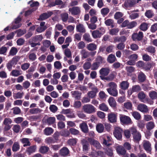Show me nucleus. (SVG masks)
Segmentation results:
<instances>
[{
  "label": "nucleus",
  "instance_id": "nucleus-1",
  "mask_svg": "<svg viewBox=\"0 0 157 157\" xmlns=\"http://www.w3.org/2000/svg\"><path fill=\"white\" fill-rule=\"evenodd\" d=\"M109 88L107 89V90L109 94L114 97H116L118 95V92L117 88V85L114 82H112L108 85Z\"/></svg>",
  "mask_w": 157,
  "mask_h": 157
},
{
  "label": "nucleus",
  "instance_id": "nucleus-2",
  "mask_svg": "<svg viewBox=\"0 0 157 157\" xmlns=\"http://www.w3.org/2000/svg\"><path fill=\"white\" fill-rule=\"evenodd\" d=\"M84 112L88 114H91L95 112L96 108L91 104H86L82 106Z\"/></svg>",
  "mask_w": 157,
  "mask_h": 157
},
{
  "label": "nucleus",
  "instance_id": "nucleus-3",
  "mask_svg": "<svg viewBox=\"0 0 157 157\" xmlns=\"http://www.w3.org/2000/svg\"><path fill=\"white\" fill-rule=\"evenodd\" d=\"M21 20L22 18L20 15L16 18L12 23V29H15L20 28L22 25L20 23Z\"/></svg>",
  "mask_w": 157,
  "mask_h": 157
},
{
  "label": "nucleus",
  "instance_id": "nucleus-4",
  "mask_svg": "<svg viewBox=\"0 0 157 157\" xmlns=\"http://www.w3.org/2000/svg\"><path fill=\"white\" fill-rule=\"evenodd\" d=\"M123 130L119 127H116L115 128L113 132L114 136L118 140H121L122 138V133Z\"/></svg>",
  "mask_w": 157,
  "mask_h": 157
},
{
  "label": "nucleus",
  "instance_id": "nucleus-5",
  "mask_svg": "<svg viewBox=\"0 0 157 157\" xmlns=\"http://www.w3.org/2000/svg\"><path fill=\"white\" fill-rule=\"evenodd\" d=\"M100 75V77L102 80L104 79L102 78H105V76H108L110 72V69L109 67L102 68L99 71Z\"/></svg>",
  "mask_w": 157,
  "mask_h": 157
},
{
  "label": "nucleus",
  "instance_id": "nucleus-6",
  "mask_svg": "<svg viewBox=\"0 0 157 157\" xmlns=\"http://www.w3.org/2000/svg\"><path fill=\"white\" fill-rule=\"evenodd\" d=\"M120 119L121 122L124 124H129L132 122L130 117L124 115H120Z\"/></svg>",
  "mask_w": 157,
  "mask_h": 157
},
{
  "label": "nucleus",
  "instance_id": "nucleus-7",
  "mask_svg": "<svg viewBox=\"0 0 157 157\" xmlns=\"http://www.w3.org/2000/svg\"><path fill=\"white\" fill-rule=\"evenodd\" d=\"M100 29H102L101 32L97 30H94L92 32V35L94 38H100L105 33V31L104 29L102 28H100Z\"/></svg>",
  "mask_w": 157,
  "mask_h": 157
},
{
  "label": "nucleus",
  "instance_id": "nucleus-8",
  "mask_svg": "<svg viewBox=\"0 0 157 157\" xmlns=\"http://www.w3.org/2000/svg\"><path fill=\"white\" fill-rule=\"evenodd\" d=\"M117 114L111 112L108 115V119L109 122L111 123H115L117 121Z\"/></svg>",
  "mask_w": 157,
  "mask_h": 157
},
{
  "label": "nucleus",
  "instance_id": "nucleus-9",
  "mask_svg": "<svg viewBox=\"0 0 157 157\" xmlns=\"http://www.w3.org/2000/svg\"><path fill=\"white\" fill-rule=\"evenodd\" d=\"M53 13L51 11L43 13L40 15L38 20L39 21L45 20L50 17L53 14Z\"/></svg>",
  "mask_w": 157,
  "mask_h": 157
},
{
  "label": "nucleus",
  "instance_id": "nucleus-10",
  "mask_svg": "<svg viewBox=\"0 0 157 157\" xmlns=\"http://www.w3.org/2000/svg\"><path fill=\"white\" fill-rule=\"evenodd\" d=\"M70 151L66 147H63L60 150L59 154L62 156L65 157L70 155Z\"/></svg>",
  "mask_w": 157,
  "mask_h": 157
},
{
  "label": "nucleus",
  "instance_id": "nucleus-11",
  "mask_svg": "<svg viewBox=\"0 0 157 157\" xmlns=\"http://www.w3.org/2000/svg\"><path fill=\"white\" fill-rule=\"evenodd\" d=\"M144 149L148 153H150L151 150V144L148 141L144 140L143 143Z\"/></svg>",
  "mask_w": 157,
  "mask_h": 157
},
{
  "label": "nucleus",
  "instance_id": "nucleus-12",
  "mask_svg": "<svg viewBox=\"0 0 157 157\" xmlns=\"http://www.w3.org/2000/svg\"><path fill=\"white\" fill-rule=\"evenodd\" d=\"M88 140L90 144L96 148L99 149L101 146L97 140L91 138H88Z\"/></svg>",
  "mask_w": 157,
  "mask_h": 157
},
{
  "label": "nucleus",
  "instance_id": "nucleus-13",
  "mask_svg": "<svg viewBox=\"0 0 157 157\" xmlns=\"http://www.w3.org/2000/svg\"><path fill=\"white\" fill-rule=\"evenodd\" d=\"M137 108L139 110L144 113H147L148 111L147 107L146 105L143 104L139 105L137 106Z\"/></svg>",
  "mask_w": 157,
  "mask_h": 157
},
{
  "label": "nucleus",
  "instance_id": "nucleus-14",
  "mask_svg": "<svg viewBox=\"0 0 157 157\" xmlns=\"http://www.w3.org/2000/svg\"><path fill=\"white\" fill-rule=\"evenodd\" d=\"M69 11L71 12L73 15H77L80 12L79 7L77 6L73 7L72 8H70Z\"/></svg>",
  "mask_w": 157,
  "mask_h": 157
},
{
  "label": "nucleus",
  "instance_id": "nucleus-15",
  "mask_svg": "<svg viewBox=\"0 0 157 157\" xmlns=\"http://www.w3.org/2000/svg\"><path fill=\"white\" fill-rule=\"evenodd\" d=\"M129 86V83L127 81H123L120 84V87L122 90H125L128 89Z\"/></svg>",
  "mask_w": 157,
  "mask_h": 157
},
{
  "label": "nucleus",
  "instance_id": "nucleus-16",
  "mask_svg": "<svg viewBox=\"0 0 157 157\" xmlns=\"http://www.w3.org/2000/svg\"><path fill=\"white\" fill-rule=\"evenodd\" d=\"M114 42L124 43L126 40V37L124 36H116L114 38Z\"/></svg>",
  "mask_w": 157,
  "mask_h": 157
},
{
  "label": "nucleus",
  "instance_id": "nucleus-17",
  "mask_svg": "<svg viewBox=\"0 0 157 157\" xmlns=\"http://www.w3.org/2000/svg\"><path fill=\"white\" fill-rule=\"evenodd\" d=\"M76 31L80 33H85L86 30L83 25L82 24L79 23L76 26Z\"/></svg>",
  "mask_w": 157,
  "mask_h": 157
},
{
  "label": "nucleus",
  "instance_id": "nucleus-18",
  "mask_svg": "<svg viewBox=\"0 0 157 157\" xmlns=\"http://www.w3.org/2000/svg\"><path fill=\"white\" fill-rule=\"evenodd\" d=\"M55 121V118L54 117H49L44 120V122L48 125L53 124Z\"/></svg>",
  "mask_w": 157,
  "mask_h": 157
},
{
  "label": "nucleus",
  "instance_id": "nucleus-19",
  "mask_svg": "<svg viewBox=\"0 0 157 157\" xmlns=\"http://www.w3.org/2000/svg\"><path fill=\"white\" fill-rule=\"evenodd\" d=\"M108 103L112 108L113 109L116 108V102L114 98L113 97H110L108 100Z\"/></svg>",
  "mask_w": 157,
  "mask_h": 157
},
{
  "label": "nucleus",
  "instance_id": "nucleus-20",
  "mask_svg": "<svg viewBox=\"0 0 157 157\" xmlns=\"http://www.w3.org/2000/svg\"><path fill=\"white\" fill-rule=\"evenodd\" d=\"M111 142L112 138L109 136H107L106 139L105 138L103 139V144L104 145L109 147L110 145H111Z\"/></svg>",
  "mask_w": 157,
  "mask_h": 157
},
{
  "label": "nucleus",
  "instance_id": "nucleus-21",
  "mask_svg": "<svg viewBox=\"0 0 157 157\" xmlns=\"http://www.w3.org/2000/svg\"><path fill=\"white\" fill-rule=\"evenodd\" d=\"M80 127L82 131L84 133H87L88 132V128L87 124L85 123H82L80 124Z\"/></svg>",
  "mask_w": 157,
  "mask_h": 157
},
{
  "label": "nucleus",
  "instance_id": "nucleus-22",
  "mask_svg": "<svg viewBox=\"0 0 157 157\" xmlns=\"http://www.w3.org/2000/svg\"><path fill=\"white\" fill-rule=\"evenodd\" d=\"M155 63L153 62H152L151 63L149 62L147 63H145L143 69L145 71H148L150 70L152 66H155Z\"/></svg>",
  "mask_w": 157,
  "mask_h": 157
},
{
  "label": "nucleus",
  "instance_id": "nucleus-23",
  "mask_svg": "<svg viewBox=\"0 0 157 157\" xmlns=\"http://www.w3.org/2000/svg\"><path fill=\"white\" fill-rule=\"evenodd\" d=\"M149 24L146 22H142L139 27V28L143 31H146L148 29Z\"/></svg>",
  "mask_w": 157,
  "mask_h": 157
},
{
  "label": "nucleus",
  "instance_id": "nucleus-24",
  "mask_svg": "<svg viewBox=\"0 0 157 157\" xmlns=\"http://www.w3.org/2000/svg\"><path fill=\"white\" fill-rule=\"evenodd\" d=\"M139 81L140 82H144L146 79V76L144 73L142 71H140L138 76Z\"/></svg>",
  "mask_w": 157,
  "mask_h": 157
},
{
  "label": "nucleus",
  "instance_id": "nucleus-25",
  "mask_svg": "<svg viewBox=\"0 0 157 157\" xmlns=\"http://www.w3.org/2000/svg\"><path fill=\"white\" fill-rule=\"evenodd\" d=\"M107 61L109 63H112L117 61V59L114 55L110 54L108 56Z\"/></svg>",
  "mask_w": 157,
  "mask_h": 157
},
{
  "label": "nucleus",
  "instance_id": "nucleus-26",
  "mask_svg": "<svg viewBox=\"0 0 157 157\" xmlns=\"http://www.w3.org/2000/svg\"><path fill=\"white\" fill-rule=\"evenodd\" d=\"M116 151L117 153L121 155H124L126 153V151L123 147L118 146L116 149Z\"/></svg>",
  "mask_w": 157,
  "mask_h": 157
},
{
  "label": "nucleus",
  "instance_id": "nucleus-27",
  "mask_svg": "<svg viewBox=\"0 0 157 157\" xmlns=\"http://www.w3.org/2000/svg\"><path fill=\"white\" fill-rule=\"evenodd\" d=\"M42 111V110L39 108H33L30 109L29 112L31 114H36L40 113Z\"/></svg>",
  "mask_w": 157,
  "mask_h": 157
},
{
  "label": "nucleus",
  "instance_id": "nucleus-28",
  "mask_svg": "<svg viewBox=\"0 0 157 157\" xmlns=\"http://www.w3.org/2000/svg\"><path fill=\"white\" fill-rule=\"evenodd\" d=\"M43 37L42 35H36L32 38V42H37L41 41L43 39Z\"/></svg>",
  "mask_w": 157,
  "mask_h": 157
},
{
  "label": "nucleus",
  "instance_id": "nucleus-29",
  "mask_svg": "<svg viewBox=\"0 0 157 157\" xmlns=\"http://www.w3.org/2000/svg\"><path fill=\"white\" fill-rule=\"evenodd\" d=\"M86 48L90 51H93L97 49V46L94 43H91L87 45Z\"/></svg>",
  "mask_w": 157,
  "mask_h": 157
},
{
  "label": "nucleus",
  "instance_id": "nucleus-30",
  "mask_svg": "<svg viewBox=\"0 0 157 157\" xmlns=\"http://www.w3.org/2000/svg\"><path fill=\"white\" fill-rule=\"evenodd\" d=\"M136 4V2L134 0H128L124 3V5L127 8H130L133 7Z\"/></svg>",
  "mask_w": 157,
  "mask_h": 157
},
{
  "label": "nucleus",
  "instance_id": "nucleus-31",
  "mask_svg": "<svg viewBox=\"0 0 157 157\" xmlns=\"http://www.w3.org/2000/svg\"><path fill=\"white\" fill-rule=\"evenodd\" d=\"M83 39L87 42H90L92 41V40L90 34L88 33H85L83 35Z\"/></svg>",
  "mask_w": 157,
  "mask_h": 157
},
{
  "label": "nucleus",
  "instance_id": "nucleus-32",
  "mask_svg": "<svg viewBox=\"0 0 157 157\" xmlns=\"http://www.w3.org/2000/svg\"><path fill=\"white\" fill-rule=\"evenodd\" d=\"M149 96L152 100H154L157 99V92L155 91L152 90L149 92Z\"/></svg>",
  "mask_w": 157,
  "mask_h": 157
},
{
  "label": "nucleus",
  "instance_id": "nucleus-33",
  "mask_svg": "<svg viewBox=\"0 0 157 157\" xmlns=\"http://www.w3.org/2000/svg\"><path fill=\"white\" fill-rule=\"evenodd\" d=\"M20 140L22 144H24L23 145V147H24L29 146L31 145L29 139L28 138H23L21 139Z\"/></svg>",
  "mask_w": 157,
  "mask_h": 157
},
{
  "label": "nucleus",
  "instance_id": "nucleus-34",
  "mask_svg": "<svg viewBox=\"0 0 157 157\" xmlns=\"http://www.w3.org/2000/svg\"><path fill=\"white\" fill-rule=\"evenodd\" d=\"M145 16L148 18L152 17L154 16L153 12L151 10H147L145 13Z\"/></svg>",
  "mask_w": 157,
  "mask_h": 157
},
{
  "label": "nucleus",
  "instance_id": "nucleus-35",
  "mask_svg": "<svg viewBox=\"0 0 157 157\" xmlns=\"http://www.w3.org/2000/svg\"><path fill=\"white\" fill-rule=\"evenodd\" d=\"M105 23L106 25L107 26H110L112 28H113L114 27V21L112 19H109L105 20Z\"/></svg>",
  "mask_w": 157,
  "mask_h": 157
},
{
  "label": "nucleus",
  "instance_id": "nucleus-36",
  "mask_svg": "<svg viewBox=\"0 0 157 157\" xmlns=\"http://www.w3.org/2000/svg\"><path fill=\"white\" fill-rule=\"evenodd\" d=\"M36 149V147L35 145L31 146L27 149V152L29 155L35 152Z\"/></svg>",
  "mask_w": 157,
  "mask_h": 157
},
{
  "label": "nucleus",
  "instance_id": "nucleus-37",
  "mask_svg": "<svg viewBox=\"0 0 157 157\" xmlns=\"http://www.w3.org/2000/svg\"><path fill=\"white\" fill-rule=\"evenodd\" d=\"M141 90L140 86L139 85H135L132 86V90L130 92V95L134 92H138Z\"/></svg>",
  "mask_w": 157,
  "mask_h": 157
},
{
  "label": "nucleus",
  "instance_id": "nucleus-38",
  "mask_svg": "<svg viewBox=\"0 0 157 157\" xmlns=\"http://www.w3.org/2000/svg\"><path fill=\"white\" fill-rule=\"evenodd\" d=\"M20 148V146L18 142H15L14 143L12 147V150L13 152L17 151Z\"/></svg>",
  "mask_w": 157,
  "mask_h": 157
},
{
  "label": "nucleus",
  "instance_id": "nucleus-39",
  "mask_svg": "<svg viewBox=\"0 0 157 157\" xmlns=\"http://www.w3.org/2000/svg\"><path fill=\"white\" fill-rule=\"evenodd\" d=\"M49 150V148L46 146H42L39 149V151L42 154H45Z\"/></svg>",
  "mask_w": 157,
  "mask_h": 157
},
{
  "label": "nucleus",
  "instance_id": "nucleus-40",
  "mask_svg": "<svg viewBox=\"0 0 157 157\" xmlns=\"http://www.w3.org/2000/svg\"><path fill=\"white\" fill-rule=\"evenodd\" d=\"M96 129L98 132L101 133L103 132L104 126L103 124L99 123L96 125Z\"/></svg>",
  "mask_w": 157,
  "mask_h": 157
},
{
  "label": "nucleus",
  "instance_id": "nucleus-41",
  "mask_svg": "<svg viewBox=\"0 0 157 157\" xmlns=\"http://www.w3.org/2000/svg\"><path fill=\"white\" fill-rule=\"evenodd\" d=\"M133 140L136 142H138L141 139V135L140 133H137L136 134L133 136Z\"/></svg>",
  "mask_w": 157,
  "mask_h": 157
},
{
  "label": "nucleus",
  "instance_id": "nucleus-42",
  "mask_svg": "<svg viewBox=\"0 0 157 157\" xmlns=\"http://www.w3.org/2000/svg\"><path fill=\"white\" fill-rule=\"evenodd\" d=\"M77 139L76 138L69 139L67 141V143L70 146H74L77 143Z\"/></svg>",
  "mask_w": 157,
  "mask_h": 157
},
{
  "label": "nucleus",
  "instance_id": "nucleus-43",
  "mask_svg": "<svg viewBox=\"0 0 157 157\" xmlns=\"http://www.w3.org/2000/svg\"><path fill=\"white\" fill-rule=\"evenodd\" d=\"M99 108L100 110L104 111H107L109 109L107 106L104 103H102L100 104Z\"/></svg>",
  "mask_w": 157,
  "mask_h": 157
},
{
  "label": "nucleus",
  "instance_id": "nucleus-44",
  "mask_svg": "<svg viewBox=\"0 0 157 157\" xmlns=\"http://www.w3.org/2000/svg\"><path fill=\"white\" fill-rule=\"evenodd\" d=\"M155 124L153 122L150 121L148 122L146 125V127L147 130H150L155 127Z\"/></svg>",
  "mask_w": 157,
  "mask_h": 157
},
{
  "label": "nucleus",
  "instance_id": "nucleus-45",
  "mask_svg": "<svg viewBox=\"0 0 157 157\" xmlns=\"http://www.w3.org/2000/svg\"><path fill=\"white\" fill-rule=\"evenodd\" d=\"M45 142L46 143L48 144H50L56 142V140H54V138L52 137L47 138L45 140Z\"/></svg>",
  "mask_w": 157,
  "mask_h": 157
},
{
  "label": "nucleus",
  "instance_id": "nucleus-46",
  "mask_svg": "<svg viewBox=\"0 0 157 157\" xmlns=\"http://www.w3.org/2000/svg\"><path fill=\"white\" fill-rule=\"evenodd\" d=\"M109 12V10L107 8H104L101 10V12L103 17L106 16Z\"/></svg>",
  "mask_w": 157,
  "mask_h": 157
},
{
  "label": "nucleus",
  "instance_id": "nucleus-47",
  "mask_svg": "<svg viewBox=\"0 0 157 157\" xmlns=\"http://www.w3.org/2000/svg\"><path fill=\"white\" fill-rule=\"evenodd\" d=\"M119 31L118 28H113L109 30V33L112 35H116Z\"/></svg>",
  "mask_w": 157,
  "mask_h": 157
},
{
  "label": "nucleus",
  "instance_id": "nucleus-48",
  "mask_svg": "<svg viewBox=\"0 0 157 157\" xmlns=\"http://www.w3.org/2000/svg\"><path fill=\"white\" fill-rule=\"evenodd\" d=\"M132 115L134 118L136 120H139L141 117L140 114L137 111H134L132 113Z\"/></svg>",
  "mask_w": 157,
  "mask_h": 157
},
{
  "label": "nucleus",
  "instance_id": "nucleus-49",
  "mask_svg": "<svg viewBox=\"0 0 157 157\" xmlns=\"http://www.w3.org/2000/svg\"><path fill=\"white\" fill-rule=\"evenodd\" d=\"M61 17L63 21L66 22L68 18V14L67 13H64L61 14Z\"/></svg>",
  "mask_w": 157,
  "mask_h": 157
},
{
  "label": "nucleus",
  "instance_id": "nucleus-50",
  "mask_svg": "<svg viewBox=\"0 0 157 157\" xmlns=\"http://www.w3.org/2000/svg\"><path fill=\"white\" fill-rule=\"evenodd\" d=\"M98 92V89H97V91L93 90L92 91H90L88 92V95L89 98H93L96 96V94Z\"/></svg>",
  "mask_w": 157,
  "mask_h": 157
},
{
  "label": "nucleus",
  "instance_id": "nucleus-51",
  "mask_svg": "<svg viewBox=\"0 0 157 157\" xmlns=\"http://www.w3.org/2000/svg\"><path fill=\"white\" fill-rule=\"evenodd\" d=\"M53 129L51 128H45L44 131V133L47 135H51L53 132Z\"/></svg>",
  "mask_w": 157,
  "mask_h": 157
},
{
  "label": "nucleus",
  "instance_id": "nucleus-52",
  "mask_svg": "<svg viewBox=\"0 0 157 157\" xmlns=\"http://www.w3.org/2000/svg\"><path fill=\"white\" fill-rule=\"evenodd\" d=\"M146 51L151 54H154L155 52V48L152 46H150L146 48Z\"/></svg>",
  "mask_w": 157,
  "mask_h": 157
},
{
  "label": "nucleus",
  "instance_id": "nucleus-53",
  "mask_svg": "<svg viewBox=\"0 0 157 157\" xmlns=\"http://www.w3.org/2000/svg\"><path fill=\"white\" fill-rule=\"evenodd\" d=\"M114 77L115 75L114 74L111 73L110 74L109 76L106 77L105 78H102L107 81H111L113 80Z\"/></svg>",
  "mask_w": 157,
  "mask_h": 157
},
{
  "label": "nucleus",
  "instance_id": "nucleus-54",
  "mask_svg": "<svg viewBox=\"0 0 157 157\" xmlns=\"http://www.w3.org/2000/svg\"><path fill=\"white\" fill-rule=\"evenodd\" d=\"M132 106V104L130 102H127L124 103V106L127 109L131 110Z\"/></svg>",
  "mask_w": 157,
  "mask_h": 157
},
{
  "label": "nucleus",
  "instance_id": "nucleus-55",
  "mask_svg": "<svg viewBox=\"0 0 157 157\" xmlns=\"http://www.w3.org/2000/svg\"><path fill=\"white\" fill-rule=\"evenodd\" d=\"M20 58L19 56H16L14 57L10 61L13 65H16L17 64Z\"/></svg>",
  "mask_w": 157,
  "mask_h": 157
},
{
  "label": "nucleus",
  "instance_id": "nucleus-56",
  "mask_svg": "<svg viewBox=\"0 0 157 157\" xmlns=\"http://www.w3.org/2000/svg\"><path fill=\"white\" fill-rule=\"evenodd\" d=\"M54 67L55 68L57 69H60L62 67V65L59 61H56L54 63Z\"/></svg>",
  "mask_w": 157,
  "mask_h": 157
},
{
  "label": "nucleus",
  "instance_id": "nucleus-57",
  "mask_svg": "<svg viewBox=\"0 0 157 157\" xmlns=\"http://www.w3.org/2000/svg\"><path fill=\"white\" fill-rule=\"evenodd\" d=\"M28 4H30V6L32 7H33L35 6H37L39 5V3L37 1L33 2V0H31L29 1Z\"/></svg>",
  "mask_w": 157,
  "mask_h": 157
},
{
  "label": "nucleus",
  "instance_id": "nucleus-58",
  "mask_svg": "<svg viewBox=\"0 0 157 157\" xmlns=\"http://www.w3.org/2000/svg\"><path fill=\"white\" fill-rule=\"evenodd\" d=\"M17 52V50L16 48L12 47L11 48L10 52L9 54L10 55L13 56L15 55Z\"/></svg>",
  "mask_w": 157,
  "mask_h": 157
},
{
  "label": "nucleus",
  "instance_id": "nucleus-59",
  "mask_svg": "<svg viewBox=\"0 0 157 157\" xmlns=\"http://www.w3.org/2000/svg\"><path fill=\"white\" fill-rule=\"evenodd\" d=\"M81 53L82 58H86L89 56V55L88 52L87 51H86L85 50H81Z\"/></svg>",
  "mask_w": 157,
  "mask_h": 157
},
{
  "label": "nucleus",
  "instance_id": "nucleus-60",
  "mask_svg": "<svg viewBox=\"0 0 157 157\" xmlns=\"http://www.w3.org/2000/svg\"><path fill=\"white\" fill-rule=\"evenodd\" d=\"M104 59V58L102 57L101 56H98L95 59L96 62L99 65L100 64L103 63V60Z\"/></svg>",
  "mask_w": 157,
  "mask_h": 157
},
{
  "label": "nucleus",
  "instance_id": "nucleus-61",
  "mask_svg": "<svg viewBox=\"0 0 157 157\" xmlns=\"http://www.w3.org/2000/svg\"><path fill=\"white\" fill-rule=\"evenodd\" d=\"M7 49V48L6 47L4 46H2L0 48V54L6 55Z\"/></svg>",
  "mask_w": 157,
  "mask_h": 157
},
{
  "label": "nucleus",
  "instance_id": "nucleus-62",
  "mask_svg": "<svg viewBox=\"0 0 157 157\" xmlns=\"http://www.w3.org/2000/svg\"><path fill=\"white\" fill-rule=\"evenodd\" d=\"M69 131L71 134L74 135H77L79 134V131L74 128H71L69 129Z\"/></svg>",
  "mask_w": 157,
  "mask_h": 157
},
{
  "label": "nucleus",
  "instance_id": "nucleus-63",
  "mask_svg": "<svg viewBox=\"0 0 157 157\" xmlns=\"http://www.w3.org/2000/svg\"><path fill=\"white\" fill-rule=\"evenodd\" d=\"M49 109L51 111L55 113L58 110V107L54 105H51L49 107Z\"/></svg>",
  "mask_w": 157,
  "mask_h": 157
},
{
  "label": "nucleus",
  "instance_id": "nucleus-64",
  "mask_svg": "<svg viewBox=\"0 0 157 157\" xmlns=\"http://www.w3.org/2000/svg\"><path fill=\"white\" fill-rule=\"evenodd\" d=\"M157 30V23H155L151 27L150 31L152 33H154Z\"/></svg>",
  "mask_w": 157,
  "mask_h": 157
}]
</instances>
